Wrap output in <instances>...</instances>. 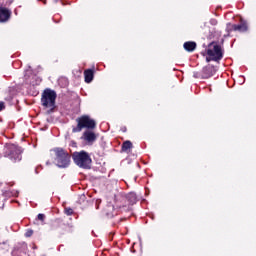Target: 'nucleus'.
<instances>
[{
  "mask_svg": "<svg viewBox=\"0 0 256 256\" xmlns=\"http://www.w3.org/2000/svg\"><path fill=\"white\" fill-rule=\"evenodd\" d=\"M65 214H66V215H73V209H71V208H66V209H65Z\"/></svg>",
  "mask_w": 256,
  "mask_h": 256,
  "instance_id": "f3484780",
  "label": "nucleus"
},
{
  "mask_svg": "<svg viewBox=\"0 0 256 256\" xmlns=\"http://www.w3.org/2000/svg\"><path fill=\"white\" fill-rule=\"evenodd\" d=\"M77 126L72 129V133H81L83 129L93 131L97 127V122L89 115H83L76 119Z\"/></svg>",
  "mask_w": 256,
  "mask_h": 256,
  "instance_id": "f257e3e1",
  "label": "nucleus"
},
{
  "mask_svg": "<svg viewBox=\"0 0 256 256\" xmlns=\"http://www.w3.org/2000/svg\"><path fill=\"white\" fill-rule=\"evenodd\" d=\"M82 139L87 141V143H95L97 141V135L91 130H86L82 135Z\"/></svg>",
  "mask_w": 256,
  "mask_h": 256,
  "instance_id": "6e6552de",
  "label": "nucleus"
},
{
  "mask_svg": "<svg viewBox=\"0 0 256 256\" xmlns=\"http://www.w3.org/2000/svg\"><path fill=\"white\" fill-rule=\"evenodd\" d=\"M5 109V102H0V111H3Z\"/></svg>",
  "mask_w": 256,
  "mask_h": 256,
  "instance_id": "aec40b11",
  "label": "nucleus"
},
{
  "mask_svg": "<svg viewBox=\"0 0 256 256\" xmlns=\"http://www.w3.org/2000/svg\"><path fill=\"white\" fill-rule=\"evenodd\" d=\"M227 31H239V33H245L248 31L249 26L247 22L241 21L240 24H227Z\"/></svg>",
  "mask_w": 256,
  "mask_h": 256,
  "instance_id": "0eeeda50",
  "label": "nucleus"
},
{
  "mask_svg": "<svg viewBox=\"0 0 256 256\" xmlns=\"http://www.w3.org/2000/svg\"><path fill=\"white\" fill-rule=\"evenodd\" d=\"M99 203H101V202H99V200H97L96 201V209H99Z\"/></svg>",
  "mask_w": 256,
  "mask_h": 256,
  "instance_id": "5701e85b",
  "label": "nucleus"
},
{
  "mask_svg": "<svg viewBox=\"0 0 256 256\" xmlns=\"http://www.w3.org/2000/svg\"><path fill=\"white\" fill-rule=\"evenodd\" d=\"M209 47H213V49L207 50V55L211 57L212 61H221L223 59V49H221V46L212 42L209 44Z\"/></svg>",
  "mask_w": 256,
  "mask_h": 256,
  "instance_id": "423d86ee",
  "label": "nucleus"
},
{
  "mask_svg": "<svg viewBox=\"0 0 256 256\" xmlns=\"http://www.w3.org/2000/svg\"><path fill=\"white\" fill-rule=\"evenodd\" d=\"M33 235V230H27L25 237H31Z\"/></svg>",
  "mask_w": 256,
  "mask_h": 256,
  "instance_id": "6ab92c4d",
  "label": "nucleus"
},
{
  "mask_svg": "<svg viewBox=\"0 0 256 256\" xmlns=\"http://www.w3.org/2000/svg\"><path fill=\"white\" fill-rule=\"evenodd\" d=\"M185 51H188L189 53H193L195 49H197V43L193 41L185 42L183 45Z\"/></svg>",
  "mask_w": 256,
  "mask_h": 256,
  "instance_id": "f8f14e48",
  "label": "nucleus"
},
{
  "mask_svg": "<svg viewBox=\"0 0 256 256\" xmlns=\"http://www.w3.org/2000/svg\"><path fill=\"white\" fill-rule=\"evenodd\" d=\"M11 3H13V0H9V3H8V5H11Z\"/></svg>",
  "mask_w": 256,
  "mask_h": 256,
  "instance_id": "b1692460",
  "label": "nucleus"
},
{
  "mask_svg": "<svg viewBox=\"0 0 256 256\" xmlns=\"http://www.w3.org/2000/svg\"><path fill=\"white\" fill-rule=\"evenodd\" d=\"M38 221H45V214H38Z\"/></svg>",
  "mask_w": 256,
  "mask_h": 256,
  "instance_id": "a211bd4d",
  "label": "nucleus"
},
{
  "mask_svg": "<svg viewBox=\"0 0 256 256\" xmlns=\"http://www.w3.org/2000/svg\"><path fill=\"white\" fill-rule=\"evenodd\" d=\"M206 61H207V63H209V62L213 61V59H211V57H210V58L207 57V58H206Z\"/></svg>",
  "mask_w": 256,
  "mask_h": 256,
  "instance_id": "4be33fe9",
  "label": "nucleus"
},
{
  "mask_svg": "<svg viewBox=\"0 0 256 256\" xmlns=\"http://www.w3.org/2000/svg\"><path fill=\"white\" fill-rule=\"evenodd\" d=\"M115 211V207H113V205L109 204L104 208V213L106 215V217H108L109 219L113 218L115 216V214H113Z\"/></svg>",
  "mask_w": 256,
  "mask_h": 256,
  "instance_id": "4468645a",
  "label": "nucleus"
},
{
  "mask_svg": "<svg viewBox=\"0 0 256 256\" xmlns=\"http://www.w3.org/2000/svg\"><path fill=\"white\" fill-rule=\"evenodd\" d=\"M11 17V11L7 8H0V23H5V21H9Z\"/></svg>",
  "mask_w": 256,
  "mask_h": 256,
  "instance_id": "9d476101",
  "label": "nucleus"
},
{
  "mask_svg": "<svg viewBox=\"0 0 256 256\" xmlns=\"http://www.w3.org/2000/svg\"><path fill=\"white\" fill-rule=\"evenodd\" d=\"M47 3V0H44V4Z\"/></svg>",
  "mask_w": 256,
  "mask_h": 256,
  "instance_id": "393cba45",
  "label": "nucleus"
},
{
  "mask_svg": "<svg viewBox=\"0 0 256 256\" xmlns=\"http://www.w3.org/2000/svg\"><path fill=\"white\" fill-rule=\"evenodd\" d=\"M213 75H215V67L208 65L203 68L202 70L203 79H209L210 77H213Z\"/></svg>",
  "mask_w": 256,
  "mask_h": 256,
  "instance_id": "1a4fd4ad",
  "label": "nucleus"
},
{
  "mask_svg": "<svg viewBox=\"0 0 256 256\" xmlns=\"http://www.w3.org/2000/svg\"><path fill=\"white\" fill-rule=\"evenodd\" d=\"M132 149H133V143L131 141L126 140L122 143V146H121L122 153H131Z\"/></svg>",
  "mask_w": 256,
  "mask_h": 256,
  "instance_id": "9b49d317",
  "label": "nucleus"
},
{
  "mask_svg": "<svg viewBox=\"0 0 256 256\" xmlns=\"http://www.w3.org/2000/svg\"><path fill=\"white\" fill-rule=\"evenodd\" d=\"M53 152L55 153V164L60 169H67L69 165L71 164V155L67 150L56 147L53 149Z\"/></svg>",
  "mask_w": 256,
  "mask_h": 256,
  "instance_id": "f03ea898",
  "label": "nucleus"
},
{
  "mask_svg": "<svg viewBox=\"0 0 256 256\" xmlns=\"http://www.w3.org/2000/svg\"><path fill=\"white\" fill-rule=\"evenodd\" d=\"M95 75V72L91 69H87L84 71V78H85V83H91L93 81V77Z\"/></svg>",
  "mask_w": 256,
  "mask_h": 256,
  "instance_id": "ddd939ff",
  "label": "nucleus"
},
{
  "mask_svg": "<svg viewBox=\"0 0 256 256\" xmlns=\"http://www.w3.org/2000/svg\"><path fill=\"white\" fill-rule=\"evenodd\" d=\"M21 153H23V149L12 144L6 148V151L4 152V157H8L11 161H13V163H17L21 161V159H23Z\"/></svg>",
  "mask_w": 256,
  "mask_h": 256,
  "instance_id": "39448f33",
  "label": "nucleus"
},
{
  "mask_svg": "<svg viewBox=\"0 0 256 256\" xmlns=\"http://www.w3.org/2000/svg\"><path fill=\"white\" fill-rule=\"evenodd\" d=\"M210 23H211V25H217V20L212 19V20L210 21Z\"/></svg>",
  "mask_w": 256,
  "mask_h": 256,
  "instance_id": "412c9836",
  "label": "nucleus"
},
{
  "mask_svg": "<svg viewBox=\"0 0 256 256\" xmlns=\"http://www.w3.org/2000/svg\"><path fill=\"white\" fill-rule=\"evenodd\" d=\"M126 199L130 205H135V203H137V194L131 192L126 195Z\"/></svg>",
  "mask_w": 256,
  "mask_h": 256,
  "instance_id": "2eb2a0df",
  "label": "nucleus"
},
{
  "mask_svg": "<svg viewBox=\"0 0 256 256\" xmlns=\"http://www.w3.org/2000/svg\"><path fill=\"white\" fill-rule=\"evenodd\" d=\"M57 227H65V223H63V220L57 219L54 221L52 229H57Z\"/></svg>",
  "mask_w": 256,
  "mask_h": 256,
  "instance_id": "dca6fc26",
  "label": "nucleus"
},
{
  "mask_svg": "<svg viewBox=\"0 0 256 256\" xmlns=\"http://www.w3.org/2000/svg\"><path fill=\"white\" fill-rule=\"evenodd\" d=\"M57 99V93L54 90L46 89L42 93L41 103L43 107L50 109L49 113L55 111V101Z\"/></svg>",
  "mask_w": 256,
  "mask_h": 256,
  "instance_id": "20e7f679",
  "label": "nucleus"
},
{
  "mask_svg": "<svg viewBox=\"0 0 256 256\" xmlns=\"http://www.w3.org/2000/svg\"><path fill=\"white\" fill-rule=\"evenodd\" d=\"M74 163L81 169H91V156L86 151L74 152L72 154Z\"/></svg>",
  "mask_w": 256,
  "mask_h": 256,
  "instance_id": "7ed1b4c3",
  "label": "nucleus"
}]
</instances>
